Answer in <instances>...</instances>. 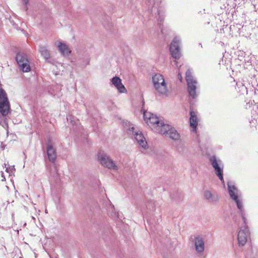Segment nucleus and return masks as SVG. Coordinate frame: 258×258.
Wrapping results in <instances>:
<instances>
[{"label":"nucleus","mask_w":258,"mask_h":258,"mask_svg":"<svg viewBox=\"0 0 258 258\" xmlns=\"http://www.w3.org/2000/svg\"><path fill=\"white\" fill-rule=\"evenodd\" d=\"M11 105L7 94L3 88L0 89V114L6 116L10 112Z\"/></svg>","instance_id":"20e7f679"},{"label":"nucleus","mask_w":258,"mask_h":258,"mask_svg":"<svg viewBox=\"0 0 258 258\" xmlns=\"http://www.w3.org/2000/svg\"><path fill=\"white\" fill-rule=\"evenodd\" d=\"M89 60H87L85 64H81V66H82V67L84 68L87 65L89 64Z\"/></svg>","instance_id":"cd10ccee"},{"label":"nucleus","mask_w":258,"mask_h":258,"mask_svg":"<svg viewBox=\"0 0 258 258\" xmlns=\"http://www.w3.org/2000/svg\"><path fill=\"white\" fill-rule=\"evenodd\" d=\"M144 117L145 120L147 119V123L148 125L152 127V130L159 134V128H161V126L164 125L165 123L164 121H160L159 119L153 114H150L148 117L145 113H144Z\"/></svg>","instance_id":"6e6552de"},{"label":"nucleus","mask_w":258,"mask_h":258,"mask_svg":"<svg viewBox=\"0 0 258 258\" xmlns=\"http://www.w3.org/2000/svg\"><path fill=\"white\" fill-rule=\"evenodd\" d=\"M112 84L115 87L119 93H124L126 89L122 84L121 80L118 77H114L111 79Z\"/></svg>","instance_id":"f3484780"},{"label":"nucleus","mask_w":258,"mask_h":258,"mask_svg":"<svg viewBox=\"0 0 258 258\" xmlns=\"http://www.w3.org/2000/svg\"><path fill=\"white\" fill-rule=\"evenodd\" d=\"M152 81L154 87L156 90L161 94H164L167 92V86L163 77L156 74L152 77Z\"/></svg>","instance_id":"39448f33"},{"label":"nucleus","mask_w":258,"mask_h":258,"mask_svg":"<svg viewBox=\"0 0 258 258\" xmlns=\"http://www.w3.org/2000/svg\"><path fill=\"white\" fill-rule=\"evenodd\" d=\"M159 134L168 137L172 140L176 141L180 139V136L175 128L171 125L165 123L164 125L159 128Z\"/></svg>","instance_id":"0eeeda50"},{"label":"nucleus","mask_w":258,"mask_h":258,"mask_svg":"<svg viewBox=\"0 0 258 258\" xmlns=\"http://www.w3.org/2000/svg\"><path fill=\"white\" fill-rule=\"evenodd\" d=\"M6 147V145L5 144H3V143L1 144V148L3 150H4Z\"/></svg>","instance_id":"c85d7f7f"},{"label":"nucleus","mask_w":258,"mask_h":258,"mask_svg":"<svg viewBox=\"0 0 258 258\" xmlns=\"http://www.w3.org/2000/svg\"><path fill=\"white\" fill-rule=\"evenodd\" d=\"M195 246L196 250L198 253H202L205 249V243L203 237L197 235L195 238Z\"/></svg>","instance_id":"dca6fc26"},{"label":"nucleus","mask_w":258,"mask_h":258,"mask_svg":"<svg viewBox=\"0 0 258 258\" xmlns=\"http://www.w3.org/2000/svg\"><path fill=\"white\" fill-rule=\"evenodd\" d=\"M236 86V89H237V88H240L239 91L241 92L242 93H243L245 91H247L246 87L244 86L242 83H237Z\"/></svg>","instance_id":"4be33fe9"},{"label":"nucleus","mask_w":258,"mask_h":258,"mask_svg":"<svg viewBox=\"0 0 258 258\" xmlns=\"http://www.w3.org/2000/svg\"><path fill=\"white\" fill-rule=\"evenodd\" d=\"M177 150L179 153L182 154L185 150H187V149L184 145L181 144L177 147Z\"/></svg>","instance_id":"5701e85b"},{"label":"nucleus","mask_w":258,"mask_h":258,"mask_svg":"<svg viewBox=\"0 0 258 258\" xmlns=\"http://www.w3.org/2000/svg\"><path fill=\"white\" fill-rule=\"evenodd\" d=\"M209 161L211 166L214 168L216 175L218 177L220 181L224 183L223 168L224 165L221 160L216 155H213L210 156Z\"/></svg>","instance_id":"7ed1b4c3"},{"label":"nucleus","mask_w":258,"mask_h":258,"mask_svg":"<svg viewBox=\"0 0 258 258\" xmlns=\"http://www.w3.org/2000/svg\"><path fill=\"white\" fill-rule=\"evenodd\" d=\"M151 1V0H148V1L147 3V5L148 6V9H149L151 8V13H153V12H155V18L158 21V24L159 26V28L161 30V32L162 33V34H164L163 26L162 25L161 23L163 21L164 18V12L163 11V9H162L160 7L156 9V8L155 7V4H154V6H151L152 4Z\"/></svg>","instance_id":"1a4fd4ad"},{"label":"nucleus","mask_w":258,"mask_h":258,"mask_svg":"<svg viewBox=\"0 0 258 258\" xmlns=\"http://www.w3.org/2000/svg\"><path fill=\"white\" fill-rule=\"evenodd\" d=\"M2 178H3L2 180V181H5L6 180V178L5 177V176H4V173L3 172H2Z\"/></svg>","instance_id":"c756f323"},{"label":"nucleus","mask_w":258,"mask_h":258,"mask_svg":"<svg viewBox=\"0 0 258 258\" xmlns=\"http://www.w3.org/2000/svg\"><path fill=\"white\" fill-rule=\"evenodd\" d=\"M97 158L102 166L114 170H117V166L115 165L113 160L107 155L101 152H99Z\"/></svg>","instance_id":"9b49d317"},{"label":"nucleus","mask_w":258,"mask_h":258,"mask_svg":"<svg viewBox=\"0 0 258 258\" xmlns=\"http://www.w3.org/2000/svg\"><path fill=\"white\" fill-rule=\"evenodd\" d=\"M181 43V39L178 37H175L171 42L169 50L171 55L173 58L175 59L174 61L176 64L177 61L176 60L180 58L181 54L180 49V45Z\"/></svg>","instance_id":"423d86ee"},{"label":"nucleus","mask_w":258,"mask_h":258,"mask_svg":"<svg viewBox=\"0 0 258 258\" xmlns=\"http://www.w3.org/2000/svg\"><path fill=\"white\" fill-rule=\"evenodd\" d=\"M22 2L23 3V9L25 11H27L28 10L27 4L28 3V0H22Z\"/></svg>","instance_id":"b1692460"},{"label":"nucleus","mask_w":258,"mask_h":258,"mask_svg":"<svg viewBox=\"0 0 258 258\" xmlns=\"http://www.w3.org/2000/svg\"><path fill=\"white\" fill-rule=\"evenodd\" d=\"M57 47L61 54L64 56H68L71 52L68 46L61 42H58Z\"/></svg>","instance_id":"aec40b11"},{"label":"nucleus","mask_w":258,"mask_h":258,"mask_svg":"<svg viewBox=\"0 0 258 258\" xmlns=\"http://www.w3.org/2000/svg\"><path fill=\"white\" fill-rule=\"evenodd\" d=\"M54 168L55 174H57L56 168L55 166L54 167Z\"/></svg>","instance_id":"2f4dec72"},{"label":"nucleus","mask_w":258,"mask_h":258,"mask_svg":"<svg viewBox=\"0 0 258 258\" xmlns=\"http://www.w3.org/2000/svg\"><path fill=\"white\" fill-rule=\"evenodd\" d=\"M4 239L3 238H0V245L1 246H4Z\"/></svg>","instance_id":"bb28decb"},{"label":"nucleus","mask_w":258,"mask_h":258,"mask_svg":"<svg viewBox=\"0 0 258 258\" xmlns=\"http://www.w3.org/2000/svg\"><path fill=\"white\" fill-rule=\"evenodd\" d=\"M111 208L112 209V210H114V206L113 205H111Z\"/></svg>","instance_id":"473e14b6"},{"label":"nucleus","mask_w":258,"mask_h":258,"mask_svg":"<svg viewBox=\"0 0 258 258\" xmlns=\"http://www.w3.org/2000/svg\"><path fill=\"white\" fill-rule=\"evenodd\" d=\"M249 235V232L247 227L244 226L243 228L242 227L240 228L237 235L238 244L239 246H242L245 245L247 241V237Z\"/></svg>","instance_id":"f8f14e48"},{"label":"nucleus","mask_w":258,"mask_h":258,"mask_svg":"<svg viewBox=\"0 0 258 258\" xmlns=\"http://www.w3.org/2000/svg\"><path fill=\"white\" fill-rule=\"evenodd\" d=\"M115 215L117 216V218L120 219V214L118 212H117V213H115Z\"/></svg>","instance_id":"7c9ffc66"},{"label":"nucleus","mask_w":258,"mask_h":258,"mask_svg":"<svg viewBox=\"0 0 258 258\" xmlns=\"http://www.w3.org/2000/svg\"><path fill=\"white\" fill-rule=\"evenodd\" d=\"M189 123L190 126L192 128L194 132L197 131V127L198 124V117L196 112L193 110L190 109L189 111Z\"/></svg>","instance_id":"6ab92c4d"},{"label":"nucleus","mask_w":258,"mask_h":258,"mask_svg":"<svg viewBox=\"0 0 258 258\" xmlns=\"http://www.w3.org/2000/svg\"><path fill=\"white\" fill-rule=\"evenodd\" d=\"M109 233H110V232H109ZM108 232H106V235L108 234Z\"/></svg>","instance_id":"f704fd0d"},{"label":"nucleus","mask_w":258,"mask_h":258,"mask_svg":"<svg viewBox=\"0 0 258 258\" xmlns=\"http://www.w3.org/2000/svg\"><path fill=\"white\" fill-rule=\"evenodd\" d=\"M227 187L230 198L235 203L242 221L244 224H246V219L245 217V211L243 209L241 191L235 186L234 183L232 181L227 182Z\"/></svg>","instance_id":"f257e3e1"},{"label":"nucleus","mask_w":258,"mask_h":258,"mask_svg":"<svg viewBox=\"0 0 258 258\" xmlns=\"http://www.w3.org/2000/svg\"><path fill=\"white\" fill-rule=\"evenodd\" d=\"M158 204L155 201H150L147 205V210H149L150 214L153 216V219L151 217L150 219H147L149 223L151 222V220H154V217H156V215H159L160 213L161 209L160 207H157Z\"/></svg>","instance_id":"ddd939ff"},{"label":"nucleus","mask_w":258,"mask_h":258,"mask_svg":"<svg viewBox=\"0 0 258 258\" xmlns=\"http://www.w3.org/2000/svg\"><path fill=\"white\" fill-rule=\"evenodd\" d=\"M74 118V117H73L71 115H69V117H67L68 120H70L71 122L72 123V124L74 125V124L73 123V119Z\"/></svg>","instance_id":"393cba45"},{"label":"nucleus","mask_w":258,"mask_h":258,"mask_svg":"<svg viewBox=\"0 0 258 258\" xmlns=\"http://www.w3.org/2000/svg\"><path fill=\"white\" fill-rule=\"evenodd\" d=\"M177 78L180 82L182 81V76L180 73H178V74L177 75Z\"/></svg>","instance_id":"a878e982"},{"label":"nucleus","mask_w":258,"mask_h":258,"mask_svg":"<svg viewBox=\"0 0 258 258\" xmlns=\"http://www.w3.org/2000/svg\"><path fill=\"white\" fill-rule=\"evenodd\" d=\"M204 197L206 200L212 204H216L219 199V197L217 194H212L208 190H206L204 191Z\"/></svg>","instance_id":"a211bd4d"},{"label":"nucleus","mask_w":258,"mask_h":258,"mask_svg":"<svg viewBox=\"0 0 258 258\" xmlns=\"http://www.w3.org/2000/svg\"><path fill=\"white\" fill-rule=\"evenodd\" d=\"M189 102L190 104H191V100H189Z\"/></svg>","instance_id":"72a5a7b5"},{"label":"nucleus","mask_w":258,"mask_h":258,"mask_svg":"<svg viewBox=\"0 0 258 258\" xmlns=\"http://www.w3.org/2000/svg\"><path fill=\"white\" fill-rule=\"evenodd\" d=\"M15 58L20 70L23 72L30 71V67L26 53L21 52H18Z\"/></svg>","instance_id":"9d476101"},{"label":"nucleus","mask_w":258,"mask_h":258,"mask_svg":"<svg viewBox=\"0 0 258 258\" xmlns=\"http://www.w3.org/2000/svg\"><path fill=\"white\" fill-rule=\"evenodd\" d=\"M134 130L135 127L133 126L129 128L128 129L129 132H132L133 133H135L134 134V136L136 140L141 147L145 149L147 146V143L143 134L141 132L139 133L138 132H134Z\"/></svg>","instance_id":"4468645a"},{"label":"nucleus","mask_w":258,"mask_h":258,"mask_svg":"<svg viewBox=\"0 0 258 258\" xmlns=\"http://www.w3.org/2000/svg\"><path fill=\"white\" fill-rule=\"evenodd\" d=\"M46 153L50 162L54 163L56 159V152L55 149L50 143V141H48L46 144Z\"/></svg>","instance_id":"2eb2a0df"},{"label":"nucleus","mask_w":258,"mask_h":258,"mask_svg":"<svg viewBox=\"0 0 258 258\" xmlns=\"http://www.w3.org/2000/svg\"><path fill=\"white\" fill-rule=\"evenodd\" d=\"M185 80L189 96L192 99L196 98L198 96L196 91L198 82L192 76V71L190 69H188L185 73Z\"/></svg>","instance_id":"f03ea898"},{"label":"nucleus","mask_w":258,"mask_h":258,"mask_svg":"<svg viewBox=\"0 0 258 258\" xmlns=\"http://www.w3.org/2000/svg\"><path fill=\"white\" fill-rule=\"evenodd\" d=\"M39 52L41 55L45 59L48 58L50 56L49 52L47 50L46 47L44 46H40L39 47Z\"/></svg>","instance_id":"412c9836"}]
</instances>
